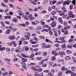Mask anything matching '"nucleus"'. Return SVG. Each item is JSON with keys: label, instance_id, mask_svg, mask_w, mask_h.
I'll use <instances>...</instances> for the list:
<instances>
[{"label": "nucleus", "instance_id": "f257e3e1", "mask_svg": "<svg viewBox=\"0 0 76 76\" xmlns=\"http://www.w3.org/2000/svg\"><path fill=\"white\" fill-rule=\"evenodd\" d=\"M68 15L69 18H74L75 17V15L74 14H73V12L71 11H68Z\"/></svg>", "mask_w": 76, "mask_h": 76}, {"label": "nucleus", "instance_id": "f03ea898", "mask_svg": "<svg viewBox=\"0 0 76 76\" xmlns=\"http://www.w3.org/2000/svg\"><path fill=\"white\" fill-rule=\"evenodd\" d=\"M71 2V1L70 0H67L64 1L63 3V6H64V7H65L66 4H67V5H69V4H70Z\"/></svg>", "mask_w": 76, "mask_h": 76}, {"label": "nucleus", "instance_id": "7ed1b4c3", "mask_svg": "<svg viewBox=\"0 0 76 76\" xmlns=\"http://www.w3.org/2000/svg\"><path fill=\"white\" fill-rule=\"evenodd\" d=\"M51 24L52 25L51 26L52 27L54 28V27L56 26V25L57 24V22L56 20L54 21L53 22H52Z\"/></svg>", "mask_w": 76, "mask_h": 76}, {"label": "nucleus", "instance_id": "20e7f679", "mask_svg": "<svg viewBox=\"0 0 76 76\" xmlns=\"http://www.w3.org/2000/svg\"><path fill=\"white\" fill-rule=\"evenodd\" d=\"M58 21L60 23H61V24H63V21L62 20V18H59L58 19Z\"/></svg>", "mask_w": 76, "mask_h": 76}, {"label": "nucleus", "instance_id": "39448f33", "mask_svg": "<svg viewBox=\"0 0 76 76\" xmlns=\"http://www.w3.org/2000/svg\"><path fill=\"white\" fill-rule=\"evenodd\" d=\"M65 54V52H64L62 51L61 52H60V56L62 58H63V56H64Z\"/></svg>", "mask_w": 76, "mask_h": 76}, {"label": "nucleus", "instance_id": "423d86ee", "mask_svg": "<svg viewBox=\"0 0 76 76\" xmlns=\"http://www.w3.org/2000/svg\"><path fill=\"white\" fill-rule=\"evenodd\" d=\"M61 47L63 50H65L66 49V44H64L61 45Z\"/></svg>", "mask_w": 76, "mask_h": 76}, {"label": "nucleus", "instance_id": "0eeeda50", "mask_svg": "<svg viewBox=\"0 0 76 76\" xmlns=\"http://www.w3.org/2000/svg\"><path fill=\"white\" fill-rule=\"evenodd\" d=\"M17 12L18 13V14L20 16H22V15H23V13L21 11H20V10H17Z\"/></svg>", "mask_w": 76, "mask_h": 76}, {"label": "nucleus", "instance_id": "6e6552de", "mask_svg": "<svg viewBox=\"0 0 76 76\" xmlns=\"http://www.w3.org/2000/svg\"><path fill=\"white\" fill-rule=\"evenodd\" d=\"M10 39H14L15 38V35H11L9 37Z\"/></svg>", "mask_w": 76, "mask_h": 76}, {"label": "nucleus", "instance_id": "1a4fd4ad", "mask_svg": "<svg viewBox=\"0 0 76 76\" xmlns=\"http://www.w3.org/2000/svg\"><path fill=\"white\" fill-rule=\"evenodd\" d=\"M11 31V30H10V29H8L7 30V31L5 33V34H10V32Z\"/></svg>", "mask_w": 76, "mask_h": 76}, {"label": "nucleus", "instance_id": "9d476101", "mask_svg": "<svg viewBox=\"0 0 76 76\" xmlns=\"http://www.w3.org/2000/svg\"><path fill=\"white\" fill-rule=\"evenodd\" d=\"M34 56H35V54H31L30 56V60H34Z\"/></svg>", "mask_w": 76, "mask_h": 76}, {"label": "nucleus", "instance_id": "9b49d317", "mask_svg": "<svg viewBox=\"0 0 76 76\" xmlns=\"http://www.w3.org/2000/svg\"><path fill=\"white\" fill-rule=\"evenodd\" d=\"M52 55H54V56L56 57V56H58V54L56 53L55 51H53L52 52Z\"/></svg>", "mask_w": 76, "mask_h": 76}, {"label": "nucleus", "instance_id": "f8f14e48", "mask_svg": "<svg viewBox=\"0 0 76 76\" xmlns=\"http://www.w3.org/2000/svg\"><path fill=\"white\" fill-rule=\"evenodd\" d=\"M12 21L14 22H18V19L15 18H12Z\"/></svg>", "mask_w": 76, "mask_h": 76}, {"label": "nucleus", "instance_id": "ddd939ff", "mask_svg": "<svg viewBox=\"0 0 76 76\" xmlns=\"http://www.w3.org/2000/svg\"><path fill=\"white\" fill-rule=\"evenodd\" d=\"M63 1L62 0H60V1L57 2L56 3V4L57 5H60V4H61L62 3H63Z\"/></svg>", "mask_w": 76, "mask_h": 76}, {"label": "nucleus", "instance_id": "4468645a", "mask_svg": "<svg viewBox=\"0 0 76 76\" xmlns=\"http://www.w3.org/2000/svg\"><path fill=\"white\" fill-rule=\"evenodd\" d=\"M51 30V28H48V29H43V31H46V32H48V31H50V30Z\"/></svg>", "mask_w": 76, "mask_h": 76}, {"label": "nucleus", "instance_id": "2eb2a0df", "mask_svg": "<svg viewBox=\"0 0 76 76\" xmlns=\"http://www.w3.org/2000/svg\"><path fill=\"white\" fill-rule=\"evenodd\" d=\"M58 12L60 13L59 14V15L60 16H64V13H63V12H61V11H58Z\"/></svg>", "mask_w": 76, "mask_h": 76}, {"label": "nucleus", "instance_id": "dca6fc26", "mask_svg": "<svg viewBox=\"0 0 76 76\" xmlns=\"http://www.w3.org/2000/svg\"><path fill=\"white\" fill-rule=\"evenodd\" d=\"M22 17L23 18H24L25 20H28V18H27V16L26 15H22Z\"/></svg>", "mask_w": 76, "mask_h": 76}, {"label": "nucleus", "instance_id": "f3484780", "mask_svg": "<svg viewBox=\"0 0 76 76\" xmlns=\"http://www.w3.org/2000/svg\"><path fill=\"white\" fill-rule=\"evenodd\" d=\"M18 26H23V27H26V24H19V25H18Z\"/></svg>", "mask_w": 76, "mask_h": 76}, {"label": "nucleus", "instance_id": "a211bd4d", "mask_svg": "<svg viewBox=\"0 0 76 76\" xmlns=\"http://www.w3.org/2000/svg\"><path fill=\"white\" fill-rule=\"evenodd\" d=\"M66 27H65L64 29H62L61 30V31L62 32H64L66 31Z\"/></svg>", "mask_w": 76, "mask_h": 76}, {"label": "nucleus", "instance_id": "6ab92c4d", "mask_svg": "<svg viewBox=\"0 0 76 76\" xmlns=\"http://www.w3.org/2000/svg\"><path fill=\"white\" fill-rule=\"evenodd\" d=\"M44 28H46L51 29V27H50L49 26L47 25H45V26H43Z\"/></svg>", "mask_w": 76, "mask_h": 76}, {"label": "nucleus", "instance_id": "aec40b11", "mask_svg": "<svg viewBox=\"0 0 76 76\" xmlns=\"http://www.w3.org/2000/svg\"><path fill=\"white\" fill-rule=\"evenodd\" d=\"M66 53L68 54H72V51H71V50H67Z\"/></svg>", "mask_w": 76, "mask_h": 76}, {"label": "nucleus", "instance_id": "412c9836", "mask_svg": "<svg viewBox=\"0 0 76 76\" xmlns=\"http://www.w3.org/2000/svg\"><path fill=\"white\" fill-rule=\"evenodd\" d=\"M61 9L62 10H63V12H67V10H65V7H63L62 8H61Z\"/></svg>", "mask_w": 76, "mask_h": 76}, {"label": "nucleus", "instance_id": "4be33fe9", "mask_svg": "<svg viewBox=\"0 0 76 76\" xmlns=\"http://www.w3.org/2000/svg\"><path fill=\"white\" fill-rule=\"evenodd\" d=\"M43 56H44V57H45V56H47V54H48V53H47V52H44L43 53Z\"/></svg>", "mask_w": 76, "mask_h": 76}, {"label": "nucleus", "instance_id": "5701e85b", "mask_svg": "<svg viewBox=\"0 0 76 76\" xmlns=\"http://www.w3.org/2000/svg\"><path fill=\"white\" fill-rule=\"evenodd\" d=\"M70 56H67L65 57V59L66 60H70Z\"/></svg>", "mask_w": 76, "mask_h": 76}, {"label": "nucleus", "instance_id": "b1692460", "mask_svg": "<svg viewBox=\"0 0 76 76\" xmlns=\"http://www.w3.org/2000/svg\"><path fill=\"white\" fill-rule=\"evenodd\" d=\"M72 3L74 4V5H75V3H76V0H72Z\"/></svg>", "mask_w": 76, "mask_h": 76}, {"label": "nucleus", "instance_id": "393cba45", "mask_svg": "<svg viewBox=\"0 0 76 76\" xmlns=\"http://www.w3.org/2000/svg\"><path fill=\"white\" fill-rule=\"evenodd\" d=\"M22 61H23V62H26V61H27V59L25 58H23L22 59Z\"/></svg>", "mask_w": 76, "mask_h": 76}, {"label": "nucleus", "instance_id": "a878e982", "mask_svg": "<svg viewBox=\"0 0 76 76\" xmlns=\"http://www.w3.org/2000/svg\"><path fill=\"white\" fill-rule=\"evenodd\" d=\"M73 5L72 4H70L69 6V9L70 10H72L73 9Z\"/></svg>", "mask_w": 76, "mask_h": 76}, {"label": "nucleus", "instance_id": "bb28decb", "mask_svg": "<svg viewBox=\"0 0 76 76\" xmlns=\"http://www.w3.org/2000/svg\"><path fill=\"white\" fill-rule=\"evenodd\" d=\"M30 2H31L32 4H33V5H36V4H37L36 2H34L32 1H30Z\"/></svg>", "mask_w": 76, "mask_h": 76}, {"label": "nucleus", "instance_id": "cd10ccee", "mask_svg": "<svg viewBox=\"0 0 76 76\" xmlns=\"http://www.w3.org/2000/svg\"><path fill=\"white\" fill-rule=\"evenodd\" d=\"M49 34H50V35L51 36L53 35V32H52L50 30L49 31Z\"/></svg>", "mask_w": 76, "mask_h": 76}, {"label": "nucleus", "instance_id": "c85d7f7f", "mask_svg": "<svg viewBox=\"0 0 76 76\" xmlns=\"http://www.w3.org/2000/svg\"><path fill=\"white\" fill-rule=\"evenodd\" d=\"M44 64V62L42 60H41V61L39 63V65H42V64Z\"/></svg>", "mask_w": 76, "mask_h": 76}, {"label": "nucleus", "instance_id": "c756f323", "mask_svg": "<svg viewBox=\"0 0 76 76\" xmlns=\"http://www.w3.org/2000/svg\"><path fill=\"white\" fill-rule=\"evenodd\" d=\"M5 50V48L4 47H3V48H0V51H3V50Z\"/></svg>", "mask_w": 76, "mask_h": 76}, {"label": "nucleus", "instance_id": "7c9ffc66", "mask_svg": "<svg viewBox=\"0 0 76 76\" xmlns=\"http://www.w3.org/2000/svg\"><path fill=\"white\" fill-rule=\"evenodd\" d=\"M67 31H68V30L67 29H66L65 31L64 32V35H67V34H68Z\"/></svg>", "mask_w": 76, "mask_h": 76}, {"label": "nucleus", "instance_id": "2f4dec72", "mask_svg": "<svg viewBox=\"0 0 76 76\" xmlns=\"http://www.w3.org/2000/svg\"><path fill=\"white\" fill-rule=\"evenodd\" d=\"M42 47L43 48H46V45H45V44H43L42 45Z\"/></svg>", "mask_w": 76, "mask_h": 76}, {"label": "nucleus", "instance_id": "473e14b6", "mask_svg": "<svg viewBox=\"0 0 76 76\" xmlns=\"http://www.w3.org/2000/svg\"><path fill=\"white\" fill-rule=\"evenodd\" d=\"M4 60L5 61H10V60L7 58H5Z\"/></svg>", "mask_w": 76, "mask_h": 76}, {"label": "nucleus", "instance_id": "72a5a7b5", "mask_svg": "<svg viewBox=\"0 0 76 76\" xmlns=\"http://www.w3.org/2000/svg\"><path fill=\"white\" fill-rule=\"evenodd\" d=\"M42 69L39 68V69H37V70H36V71H38L39 72H42Z\"/></svg>", "mask_w": 76, "mask_h": 76}, {"label": "nucleus", "instance_id": "f704fd0d", "mask_svg": "<svg viewBox=\"0 0 76 76\" xmlns=\"http://www.w3.org/2000/svg\"><path fill=\"white\" fill-rule=\"evenodd\" d=\"M51 59L52 61H54L56 60V57L55 56L51 58Z\"/></svg>", "mask_w": 76, "mask_h": 76}, {"label": "nucleus", "instance_id": "c9c22d12", "mask_svg": "<svg viewBox=\"0 0 76 76\" xmlns=\"http://www.w3.org/2000/svg\"><path fill=\"white\" fill-rule=\"evenodd\" d=\"M37 30H40V29H41V26H37Z\"/></svg>", "mask_w": 76, "mask_h": 76}, {"label": "nucleus", "instance_id": "e433bc0d", "mask_svg": "<svg viewBox=\"0 0 76 76\" xmlns=\"http://www.w3.org/2000/svg\"><path fill=\"white\" fill-rule=\"evenodd\" d=\"M28 29H30L31 30H33L34 29V28L32 26H30V27H28Z\"/></svg>", "mask_w": 76, "mask_h": 76}, {"label": "nucleus", "instance_id": "4c0bfd02", "mask_svg": "<svg viewBox=\"0 0 76 76\" xmlns=\"http://www.w3.org/2000/svg\"><path fill=\"white\" fill-rule=\"evenodd\" d=\"M48 75L49 76H53V74H52V73L50 72H48Z\"/></svg>", "mask_w": 76, "mask_h": 76}, {"label": "nucleus", "instance_id": "58836bf2", "mask_svg": "<svg viewBox=\"0 0 76 76\" xmlns=\"http://www.w3.org/2000/svg\"><path fill=\"white\" fill-rule=\"evenodd\" d=\"M28 10L29 12H33V11H34V10H33V9H32L31 8H28Z\"/></svg>", "mask_w": 76, "mask_h": 76}, {"label": "nucleus", "instance_id": "ea45409f", "mask_svg": "<svg viewBox=\"0 0 76 76\" xmlns=\"http://www.w3.org/2000/svg\"><path fill=\"white\" fill-rule=\"evenodd\" d=\"M54 35H55V37H57V36H58V34H57V32L56 31H55L54 32Z\"/></svg>", "mask_w": 76, "mask_h": 76}, {"label": "nucleus", "instance_id": "a19ab883", "mask_svg": "<svg viewBox=\"0 0 76 76\" xmlns=\"http://www.w3.org/2000/svg\"><path fill=\"white\" fill-rule=\"evenodd\" d=\"M66 47L68 48H72V46L70 45H68L66 46Z\"/></svg>", "mask_w": 76, "mask_h": 76}, {"label": "nucleus", "instance_id": "79ce46f5", "mask_svg": "<svg viewBox=\"0 0 76 76\" xmlns=\"http://www.w3.org/2000/svg\"><path fill=\"white\" fill-rule=\"evenodd\" d=\"M17 19H22V17L20 16H17Z\"/></svg>", "mask_w": 76, "mask_h": 76}, {"label": "nucleus", "instance_id": "37998d69", "mask_svg": "<svg viewBox=\"0 0 76 76\" xmlns=\"http://www.w3.org/2000/svg\"><path fill=\"white\" fill-rule=\"evenodd\" d=\"M1 70L3 72H6V69L4 68H2Z\"/></svg>", "mask_w": 76, "mask_h": 76}, {"label": "nucleus", "instance_id": "c03bdc74", "mask_svg": "<svg viewBox=\"0 0 76 76\" xmlns=\"http://www.w3.org/2000/svg\"><path fill=\"white\" fill-rule=\"evenodd\" d=\"M6 51H10V49L9 48H7L6 49Z\"/></svg>", "mask_w": 76, "mask_h": 76}, {"label": "nucleus", "instance_id": "a18cd8bd", "mask_svg": "<svg viewBox=\"0 0 76 76\" xmlns=\"http://www.w3.org/2000/svg\"><path fill=\"white\" fill-rule=\"evenodd\" d=\"M41 58H42L41 57H38L36 58V60H41Z\"/></svg>", "mask_w": 76, "mask_h": 76}, {"label": "nucleus", "instance_id": "49530a36", "mask_svg": "<svg viewBox=\"0 0 76 76\" xmlns=\"http://www.w3.org/2000/svg\"><path fill=\"white\" fill-rule=\"evenodd\" d=\"M37 43H38V42L37 41H33L31 42V43L33 44H37Z\"/></svg>", "mask_w": 76, "mask_h": 76}, {"label": "nucleus", "instance_id": "de8ad7c7", "mask_svg": "<svg viewBox=\"0 0 76 76\" xmlns=\"http://www.w3.org/2000/svg\"><path fill=\"white\" fill-rule=\"evenodd\" d=\"M51 13L52 15H54L56 14V12L54 11H52L51 12Z\"/></svg>", "mask_w": 76, "mask_h": 76}, {"label": "nucleus", "instance_id": "09e8293b", "mask_svg": "<svg viewBox=\"0 0 76 76\" xmlns=\"http://www.w3.org/2000/svg\"><path fill=\"white\" fill-rule=\"evenodd\" d=\"M74 69H76V68L75 67L72 66V68H71V70H72V71H74Z\"/></svg>", "mask_w": 76, "mask_h": 76}, {"label": "nucleus", "instance_id": "8fccbe9b", "mask_svg": "<svg viewBox=\"0 0 76 76\" xmlns=\"http://www.w3.org/2000/svg\"><path fill=\"white\" fill-rule=\"evenodd\" d=\"M16 28H12V32H15V31H16Z\"/></svg>", "mask_w": 76, "mask_h": 76}, {"label": "nucleus", "instance_id": "3c124183", "mask_svg": "<svg viewBox=\"0 0 76 76\" xmlns=\"http://www.w3.org/2000/svg\"><path fill=\"white\" fill-rule=\"evenodd\" d=\"M31 69H32L34 70H35V71H36V70H38V69L35 68H34V67H31Z\"/></svg>", "mask_w": 76, "mask_h": 76}, {"label": "nucleus", "instance_id": "603ef678", "mask_svg": "<svg viewBox=\"0 0 76 76\" xmlns=\"http://www.w3.org/2000/svg\"><path fill=\"white\" fill-rule=\"evenodd\" d=\"M72 41H73V40L72 39H70L68 41L69 42H72Z\"/></svg>", "mask_w": 76, "mask_h": 76}, {"label": "nucleus", "instance_id": "864d4df0", "mask_svg": "<svg viewBox=\"0 0 76 76\" xmlns=\"http://www.w3.org/2000/svg\"><path fill=\"white\" fill-rule=\"evenodd\" d=\"M58 32L59 35H61V31L60 30H58Z\"/></svg>", "mask_w": 76, "mask_h": 76}, {"label": "nucleus", "instance_id": "5fc2aeb1", "mask_svg": "<svg viewBox=\"0 0 76 76\" xmlns=\"http://www.w3.org/2000/svg\"><path fill=\"white\" fill-rule=\"evenodd\" d=\"M21 41H25V38L23 37H21Z\"/></svg>", "mask_w": 76, "mask_h": 76}, {"label": "nucleus", "instance_id": "6e6d98bb", "mask_svg": "<svg viewBox=\"0 0 76 76\" xmlns=\"http://www.w3.org/2000/svg\"><path fill=\"white\" fill-rule=\"evenodd\" d=\"M58 75L59 76H62V72H60L58 73Z\"/></svg>", "mask_w": 76, "mask_h": 76}, {"label": "nucleus", "instance_id": "4d7b16f0", "mask_svg": "<svg viewBox=\"0 0 76 76\" xmlns=\"http://www.w3.org/2000/svg\"><path fill=\"white\" fill-rule=\"evenodd\" d=\"M40 38H42V39H45V37L42 36H40L39 37Z\"/></svg>", "mask_w": 76, "mask_h": 76}, {"label": "nucleus", "instance_id": "13d9d810", "mask_svg": "<svg viewBox=\"0 0 76 76\" xmlns=\"http://www.w3.org/2000/svg\"><path fill=\"white\" fill-rule=\"evenodd\" d=\"M64 69H66L65 68H64V66H63L61 68V70H64Z\"/></svg>", "mask_w": 76, "mask_h": 76}, {"label": "nucleus", "instance_id": "bf43d9fd", "mask_svg": "<svg viewBox=\"0 0 76 76\" xmlns=\"http://www.w3.org/2000/svg\"><path fill=\"white\" fill-rule=\"evenodd\" d=\"M36 64H35V63H31L30 64V66H32V65L35 66Z\"/></svg>", "mask_w": 76, "mask_h": 76}, {"label": "nucleus", "instance_id": "052dcab7", "mask_svg": "<svg viewBox=\"0 0 76 76\" xmlns=\"http://www.w3.org/2000/svg\"><path fill=\"white\" fill-rule=\"evenodd\" d=\"M47 66V64H43L42 65V67H45Z\"/></svg>", "mask_w": 76, "mask_h": 76}, {"label": "nucleus", "instance_id": "680f3d73", "mask_svg": "<svg viewBox=\"0 0 76 76\" xmlns=\"http://www.w3.org/2000/svg\"><path fill=\"white\" fill-rule=\"evenodd\" d=\"M29 48L28 47H26L25 48V50L26 51H28V50H29Z\"/></svg>", "mask_w": 76, "mask_h": 76}, {"label": "nucleus", "instance_id": "e2e57ef3", "mask_svg": "<svg viewBox=\"0 0 76 76\" xmlns=\"http://www.w3.org/2000/svg\"><path fill=\"white\" fill-rule=\"evenodd\" d=\"M38 10V9L37 8H35L33 10V12H35V11H37Z\"/></svg>", "mask_w": 76, "mask_h": 76}, {"label": "nucleus", "instance_id": "0e129e2a", "mask_svg": "<svg viewBox=\"0 0 76 76\" xmlns=\"http://www.w3.org/2000/svg\"><path fill=\"white\" fill-rule=\"evenodd\" d=\"M34 75H35V76H39V75L38 74V73H35Z\"/></svg>", "mask_w": 76, "mask_h": 76}, {"label": "nucleus", "instance_id": "69168bd1", "mask_svg": "<svg viewBox=\"0 0 76 76\" xmlns=\"http://www.w3.org/2000/svg\"><path fill=\"white\" fill-rule=\"evenodd\" d=\"M34 40H35V41H38V38H37V37H34Z\"/></svg>", "mask_w": 76, "mask_h": 76}, {"label": "nucleus", "instance_id": "338daca9", "mask_svg": "<svg viewBox=\"0 0 76 76\" xmlns=\"http://www.w3.org/2000/svg\"><path fill=\"white\" fill-rule=\"evenodd\" d=\"M22 57H26V56L23 53H22Z\"/></svg>", "mask_w": 76, "mask_h": 76}, {"label": "nucleus", "instance_id": "774afa93", "mask_svg": "<svg viewBox=\"0 0 76 76\" xmlns=\"http://www.w3.org/2000/svg\"><path fill=\"white\" fill-rule=\"evenodd\" d=\"M38 48H35L34 49V51L35 52H37V51H38Z\"/></svg>", "mask_w": 76, "mask_h": 76}]
</instances>
